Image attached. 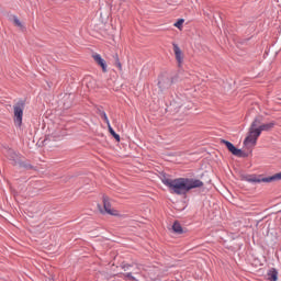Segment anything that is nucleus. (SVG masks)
I'll list each match as a JSON object with an SVG mask.
<instances>
[{
	"instance_id": "9b49d317",
	"label": "nucleus",
	"mask_w": 281,
	"mask_h": 281,
	"mask_svg": "<svg viewBox=\"0 0 281 281\" xmlns=\"http://www.w3.org/2000/svg\"><path fill=\"white\" fill-rule=\"evenodd\" d=\"M103 210L106 214H110L111 216H115V211L111 209V201L106 195H103Z\"/></svg>"
},
{
	"instance_id": "6e6552de",
	"label": "nucleus",
	"mask_w": 281,
	"mask_h": 281,
	"mask_svg": "<svg viewBox=\"0 0 281 281\" xmlns=\"http://www.w3.org/2000/svg\"><path fill=\"white\" fill-rule=\"evenodd\" d=\"M132 267H135L134 269V276H139L142 274V271L144 270V266H142V263H122L121 268L123 269V271H131Z\"/></svg>"
},
{
	"instance_id": "0eeeda50",
	"label": "nucleus",
	"mask_w": 281,
	"mask_h": 281,
	"mask_svg": "<svg viewBox=\"0 0 281 281\" xmlns=\"http://www.w3.org/2000/svg\"><path fill=\"white\" fill-rule=\"evenodd\" d=\"M220 144H225L227 150H229V153L235 157H247V154L243 153V149L236 148V146H234L229 140L221 139Z\"/></svg>"
},
{
	"instance_id": "4be33fe9",
	"label": "nucleus",
	"mask_w": 281,
	"mask_h": 281,
	"mask_svg": "<svg viewBox=\"0 0 281 281\" xmlns=\"http://www.w3.org/2000/svg\"><path fill=\"white\" fill-rule=\"evenodd\" d=\"M102 113H106V112H104V111L101 110V109H98V114L100 115V117H102Z\"/></svg>"
},
{
	"instance_id": "f03ea898",
	"label": "nucleus",
	"mask_w": 281,
	"mask_h": 281,
	"mask_svg": "<svg viewBox=\"0 0 281 281\" xmlns=\"http://www.w3.org/2000/svg\"><path fill=\"white\" fill-rule=\"evenodd\" d=\"M281 179V172L276 173L273 176L270 177H262V176H248L246 178V181H248V183H273V181H280Z\"/></svg>"
},
{
	"instance_id": "f257e3e1",
	"label": "nucleus",
	"mask_w": 281,
	"mask_h": 281,
	"mask_svg": "<svg viewBox=\"0 0 281 281\" xmlns=\"http://www.w3.org/2000/svg\"><path fill=\"white\" fill-rule=\"evenodd\" d=\"M161 181L164 186L169 188L172 194H178V196L186 195L190 190L194 188H203V181L192 178H177L170 179L168 176L162 175Z\"/></svg>"
},
{
	"instance_id": "7ed1b4c3",
	"label": "nucleus",
	"mask_w": 281,
	"mask_h": 281,
	"mask_svg": "<svg viewBox=\"0 0 281 281\" xmlns=\"http://www.w3.org/2000/svg\"><path fill=\"white\" fill-rule=\"evenodd\" d=\"M258 126H262V116H257L250 124L249 131H248V137L244 139V146H248L251 144V139L256 137V131H258Z\"/></svg>"
},
{
	"instance_id": "a211bd4d",
	"label": "nucleus",
	"mask_w": 281,
	"mask_h": 281,
	"mask_svg": "<svg viewBox=\"0 0 281 281\" xmlns=\"http://www.w3.org/2000/svg\"><path fill=\"white\" fill-rule=\"evenodd\" d=\"M18 166H20L21 168H25V170H32V168H34L31 164L23 162L21 160L20 164H18Z\"/></svg>"
},
{
	"instance_id": "f8f14e48",
	"label": "nucleus",
	"mask_w": 281,
	"mask_h": 281,
	"mask_svg": "<svg viewBox=\"0 0 281 281\" xmlns=\"http://www.w3.org/2000/svg\"><path fill=\"white\" fill-rule=\"evenodd\" d=\"M172 45H173L176 60L178 65H181V63H183V53L181 52V48H179V45H177L176 43H173Z\"/></svg>"
},
{
	"instance_id": "39448f33",
	"label": "nucleus",
	"mask_w": 281,
	"mask_h": 281,
	"mask_svg": "<svg viewBox=\"0 0 281 281\" xmlns=\"http://www.w3.org/2000/svg\"><path fill=\"white\" fill-rule=\"evenodd\" d=\"M23 109H25V103L23 101H19L14 106V123L16 126H21L23 124Z\"/></svg>"
},
{
	"instance_id": "423d86ee",
	"label": "nucleus",
	"mask_w": 281,
	"mask_h": 281,
	"mask_svg": "<svg viewBox=\"0 0 281 281\" xmlns=\"http://www.w3.org/2000/svg\"><path fill=\"white\" fill-rule=\"evenodd\" d=\"M172 82H175L172 77H169L168 75H161L158 78V88L161 92L168 91V89L172 87Z\"/></svg>"
},
{
	"instance_id": "f3484780",
	"label": "nucleus",
	"mask_w": 281,
	"mask_h": 281,
	"mask_svg": "<svg viewBox=\"0 0 281 281\" xmlns=\"http://www.w3.org/2000/svg\"><path fill=\"white\" fill-rule=\"evenodd\" d=\"M108 128H109V133L114 137V139L120 142V134L115 133V130H113L111 125H109Z\"/></svg>"
},
{
	"instance_id": "2eb2a0df",
	"label": "nucleus",
	"mask_w": 281,
	"mask_h": 281,
	"mask_svg": "<svg viewBox=\"0 0 281 281\" xmlns=\"http://www.w3.org/2000/svg\"><path fill=\"white\" fill-rule=\"evenodd\" d=\"M11 21L13 22V24H14L16 27H20L21 30H23V23H21V20H19V16L12 15V16H11Z\"/></svg>"
},
{
	"instance_id": "4468645a",
	"label": "nucleus",
	"mask_w": 281,
	"mask_h": 281,
	"mask_svg": "<svg viewBox=\"0 0 281 281\" xmlns=\"http://www.w3.org/2000/svg\"><path fill=\"white\" fill-rule=\"evenodd\" d=\"M172 229H173L175 234H183V227L177 221L173 223Z\"/></svg>"
},
{
	"instance_id": "20e7f679",
	"label": "nucleus",
	"mask_w": 281,
	"mask_h": 281,
	"mask_svg": "<svg viewBox=\"0 0 281 281\" xmlns=\"http://www.w3.org/2000/svg\"><path fill=\"white\" fill-rule=\"evenodd\" d=\"M276 126V122H270V123H265V124H261L257 127V130L255 131V137L251 139V145L252 146H256L257 142H258V137L260 135H262V132H269V131H272V128Z\"/></svg>"
},
{
	"instance_id": "aec40b11",
	"label": "nucleus",
	"mask_w": 281,
	"mask_h": 281,
	"mask_svg": "<svg viewBox=\"0 0 281 281\" xmlns=\"http://www.w3.org/2000/svg\"><path fill=\"white\" fill-rule=\"evenodd\" d=\"M184 22H186V20L180 19L173 25H175V27H178V30H181V27L183 26Z\"/></svg>"
},
{
	"instance_id": "ddd939ff",
	"label": "nucleus",
	"mask_w": 281,
	"mask_h": 281,
	"mask_svg": "<svg viewBox=\"0 0 281 281\" xmlns=\"http://www.w3.org/2000/svg\"><path fill=\"white\" fill-rule=\"evenodd\" d=\"M267 278L269 281H278V270L276 268H271L267 273Z\"/></svg>"
},
{
	"instance_id": "412c9836",
	"label": "nucleus",
	"mask_w": 281,
	"mask_h": 281,
	"mask_svg": "<svg viewBox=\"0 0 281 281\" xmlns=\"http://www.w3.org/2000/svg\"><path fill=\"white\" fill-rule=\"evenodd\" d=\"M101 120H103L108 126L111 125L109 116H106V113H102Z\"/></svg>"
},
{
	"instance_id": "9d476101",
	"label": "nucleus",
	"mask_w": 281,
	"mask_h": 281,
	"mask_svg": "<svg viewBox=\"0 0 281 281\" xmlns=\"http://www.w3.org/2000/svg\"><path fill=\"white\" fill-rule=\"evenodd\" d=\"M93 60L102 68L103 74H106V61L102 58L100 54L92 55Z\"/></svg>"
},
{
	"instance_id": "1a4fd4ad",
	"label": "nucleus",
	"mask_w": 281,
	"mask_h": 281,
	"mask_svg": "<svg viewBox=\"0 0 281 281\" xmlns=\"http://www.w3.org/2000/svg\"><path fill=\"white\" fill-rule=\"evenodd\" d=\"M7 157L10 161H13V166H19L21 161V156H19L16 151H14L13 149H8Z\"/></svg>"
},
{
	"instance_id": "dca6fc26",
	"label": "nucleus",
	"mask_w": 281,
	"mask_h": 281,
	"mask_svg": "<svg viewBox=\"0 0 281 281\" xmlns=\"http://www.w3.org/2000/svg\"><path fill=\"white\" fill-rule=\"evenodd\" d=\"M133 273L135 272H126L123 273V280H132V281H138L137 278H135V276H133Z\"/></svg>"
},
{
	"instance_id": "6ab92c4d",
	"label": "nucleus",
	"mask_w": 281,
	"mask_h": 281,
	"mask_svg": "<svg viewBox=\"0 0 281 281\" xmlns=\"http://www.w3.org/2000/svg\"><path fill=\"white\" fill-rule=\"evenodd\" d=\"M114 65L120 69V71H122V63H120V56L117 55H114Z\"/></svg>"
}]
</instances>
